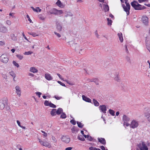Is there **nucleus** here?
Here are the masks:
<instances>
[{
    "instance_id": "obj_21",
    "label": "nucleus",
    "mask_w": 150,
    "mask_h": 150,
    "mask_svg": "<svg viewBox=\"0 0 150 150\" xmlns=\"http://www.w3.org/2000/svg\"><path fill=\"white\" fill-rule=\"evenodd\" d=\"M65 15L64 16V17H67L68 16H73L72 13L70 11H66L65 12Z\"/></svg>"
},
{
    "instance_id": "obj_15",
    "label": "nucleus",
    "mask_w": 150,
    "mask_h": 150,
    "mask_svg": "<svg viewBox=\"0 0 150 150\" xmlns=\"http://www.w3.org/2000/svg\"><path fill=\"white\" fill-rule=\"evenodd\" d=\"M45 79L48 80H51L52 79V77L51 76L50 74H45Z\"/></svg>"
},
{
    "instance_id": "obj_19",
    "label": "nucleus",
    "mask_w": 150,
    "mask_h": 150,
    "mask_svg": "<svg viewBox=\"0 0 150 150\" xmlns=\"http://www.w3.org/2000/svg\"><path fill=\"white\" fill-rule=\"evenodd\" d=\"M56 4L57 6L61 8H64V5L62 4L59 0H58L57 1V2L56 3Z\"/></svg>"
},
{
    "instance_id": "obj_8",
    "label": "nucleus",
    "mask_w": 150,
    "mask_h": 150,
    "mask_svg": "<svg viewBox=\"0 0 150 150\" xmlns=\"http://www.w3.org/2000/svg\"><path fill=\"white\" fill-rule=\"evenodd\" d=\"M61 139L62 141L67 144L69 143L70 140V138L67 136H63L61 138Z\"/></svg>"
},
{
    "instance_id": "obj_13",
    "label": "nucleus",
    "mask_w": 150,
    "mask_h": 150,
    "mask_svg": "<svg viewBox=\"0 0 150 150\" xmlns=\"http://www.w3.org/2000/svg\"><path fill=\"white\" fill-rule=\"evenodd\" d=\"M49 12L51 14H53L57 15V9L55 8H53L51 9L49 11Z\"/></svg>"
},
{
    "instance_id": "obj_54",
    "label": "nucleus",
    "mask_w": 150,
    "mask_h": 150,
    "mask_svg": "<svg viewBox=\"0 0 150 150\" xmlns=\"http://www.w3.org/2000/svg\"><path fill=\"white\" fill-rule=\"evenodd\" d=\"M54 33L59 38H60V37H61V36L60 35L59 33H57L56 32H54Z\"/></svg>"
},
{
    "instance_id": "obj_1",
    "label": "nucleus",
    "mask_w": 150,
    "mask_h": 150,
    "mask_svg": "<svg viewBox=\"0 0 150 150\" xmlns=\"http://www.w3.org/2000/svg\"><path fill=\"white\" fill-rule=\"evenodd\" d=\"M120 1L122 3H124V1H125L126 6L124 4H122V6L124 11L126 12L127 15H129V10L130 6L129 4L127 3L128 0H120Z\"/></svg>"
},
{
    "instance_id": "obj_4",
    "label": "nucleus",
    "mask_w": 150,
    "mask_h": 150,
    "mask_svg": "<svg viewBox=\"0 0 150 150\" xmlns=\"http://www.w3.org/2000/svg\"><path fill=\"white\" fill-rule=\"evenodd\" d=\"M7 100L6 98L0 100V109L1 110L3 109L7 104Z\"/></svg>"
},
{
    "instance_id": "obj_52",
    "label": "nucleus",
    "mask_w": 150,
    "mask_h": 150,
    "mask_svg": "<svg viewBox=\"0 0 150 150\" xmlns=\"http://www.w3.org/2000/svg\"><path fill=\"white\" fill-rule=\"evenodd\" d=\"M146 48H147V49L150 52V44L147 45H146Z\"/></svg>"
},
{
    "instance_id": "obj_29",
    "label": "nucleus",
    "mask_w": 150,
    "mask_h": 150,
    "mask_svg": "<svg viewBox=\"0 0 150 150\" xmlns=\"http://www.w3.org/2000/svg\"><path fill=\"white\" fill-rule=\"evenodd\" d=\"M104 9L105 12L109 10V7L108 5L104 4Z\"/></svg>"
},
{
    "instance_id": "obj_30",
    "label": "nucleus",
    "mask_w": 150,
    "mask_h": 150,
    "mask_svg": "<svg viewBox=\"0 0 150 150\" xmlns=\"http://www.w3.org/2000/svg\"><path fill=\"white\" fill-rule=\"evenodd\" d=\"M28 34L29 35H32L33 37L38 36V35L36 33L34 32H28Z\"/></svg>"
},
{
    "instance_id": "obj_53",
    "label": "nucleus",
    "mask_w": 150,
    "mask_h": 150,
    "mask_svg": "<svg viewBox=\"0 0 150 150\" xmlns=\"http://www.w3.org/2000/svg\"><path fill=\"white\" fill-rule=\"evenodd\" d=\"M27 18H28V20L30 23H33V22H32V20L30 18V17L28 15H27Z\"/></svg>"
},
{
    "instance_id": "obj_49",
    "label": "nucleus",
    "mask_w": 150,
    "mask_h": 150,
    "mask_svg": "<svg viewBox=\"0 0 150 150\" xmlns=\"http://www.w3.org/2000/svg\"><path fill=\"white\" fill-rule=\"evenodd\" d=\"M9 73L13 77H15V74L14 73L13 71Z\"/></svg>"
},
{
    "instance_id": "obj_44",
    "label": "nucleus",
    "mask_w": 150,
    "mask_h": 150,
    "mask_svg": "<svg viewBox=\"0 0 150 150\" xmlns=\"http://www.w3.org/2000/svg\"><path fill=\"white\" fill-rule=\"evenodd\" d=\"M90 81L91 82H95L96 84H98V81L97 80V79H94L93 80H91Z\"/></svg>"
},
{
    "instance_id": "obj_20",
    "label": "nucleus",
    "mask_w": 150,
    "mask_h": 150,
    "mask_svg": "<svg viewBox=\"0 0 150 150\" xmlns=\"http://www.w3.org/2000/svg\"><path fill=\"white\" fill-rule=\"evenodd\" d=\"M145 114L146 116L147 117L148 121L150 122V110L148 111Z\"/></svg>"
},
{
    "instance_id": "obj_11",
    "label": "nucleus",
    "mask_w": 150,
    "mask_h": 150,
    "mask_svg": "<svg viewBox=\"0 0 150 150\" xmlns=\"http://www.w3.org/2000/svg\"><path fill=\"white\" fill-rule=\"evenodd\" d=\"M99 108L102 112L104 113H106L107 110L106 108L105 105H103L99 106Z\"/></svg>"
},
{
    "instance_id": "obj_6",
    "label": "nucleus",
    "mask_w": 150,
    "mask_h": 150,
    "mask_svg": "<svg viewBox=\"0 0 150 150\" xmlns=\"http://www.w3.org/2000/svg\"><path fill=\"white\" fill-rule=\"evenodd\" d=\"M38 139L39 142L41 145L46 147H48L49 148H50L51 147V144L47 141H43L39 138Z\"/></svg>"
},
{
    "instance_id": "obj_18",
    "label": "nucleus",
    "mask_w": 150,
    "mask_h": 150,
    "mask_svg": "<svg viewBox=\"0 0 150 150\" xmlns=\"http://www.w3.org/2000/svg\"><path fill=\"white\" fill-rule=\"evenodd\" d=\"M98 141L102 144L104 145L105 144L106 141L105 139L104 138H98Z\"/></svg>"
},
{
    "instance_id": "obj_14",
    "label": "nucleus",
    "mask_w": 150,
    "mask_h": 150,
    "mask_svg": "<svg viewBox=\"0 0 150 150\" xmlns=\"http://www.w3.org/2000/svg\"><path fill=\"white\" fill-rule=\"evenodd\" d=\"M8 30L7 28L5 26H3L0 28V31L4 33L7 32Z\"/></svg>"
},
{
    "instance_id": "obj_55",
    "label": "nucleus",
    "mask_w": 150,
    "mask_h": 150,
    "mask_svg": "<svg viewBox=\"0 0 150 150\" xmlns=\"http://www.w3.org/2000/svg\"><path fill=\"white\" fill-rule=\"evenodd\" d=\"M87 139L89 140L90 141H92L93 140V138H92V137L89 135Z\"/></svg>"
},
{
    "instance_id": "obj_41",
    "label": "nucleus",
    "mask_w": 150,
    "mask_h": 150,
    "mask_svg": "<svg viewBox=\"0 0 150 150\" xmlns=\"http://www.w3.org/2000/svg\"><path fill=\"white\" fill-rule=\"evenodd\" d=\"M67 42L69 43V45H70L71 46H73V45H75V43H74V41H72L69 42Z\"/></svg>"
},
{
    "instance_id": "obj_47",
    "label": "nucleus",
    "mask_w": 150,
    "mask_h": 150,
    "mask_svg": "<svg viewBox=\"0 0 150 150\" xmlns=\"http://www.w3.org/2000/svg\"><path fill=\"white\" fill-rule=\"evenodd\" d=\"M57 15L58 14H62L63 13V12L62 10H58L57 9Z\"/></svg>"
},
{
    "instance_id": "obj_57",
    "label": "nucleus",
    "mask_w": 150,
    "mask_h": 150,
    "mask_svg": "<svg viewBox=\"0 0 150 150\" xmlns=\"http://www.w3.org/2000/svg\"><path fill=\"white\" fill-rule=\"evenodd\" d=\"M36 94L37 95L39 98L40 97V95L42 94V93L40 92H37L36 93Z\"/></svg>"
},
{
    "instance_id": "obj_63",
    "label": "nucleus",
    "mask_w": 150,
    "mask_h": 150,
    "mask_svg": "<svg viewBox=\"0 0 150 150\" xmlns=\"http://www.w3.org/2000/svg\"><path fill=\"white\" fill-rule=\"evenodd\" d=\"M5 79H7V76L5 74H3L2 76Z\"/></svg>"
},
{
    "instance_id": "obj_60",
    "label": "nucleus",
    "mask_w": 150,
    "mask_h": 150,
    "mask_svg": "<svg viewBox=\"0 0 150 150\" xmlns=\"http://www.w3.org/2000/svg\"><path fill=\"white\" fill-rule=\"evenodd\" d=\"M5 44V43L4 41H0V45L2 46Z\"/></svg>"
},
{
    "instance_id": "obj_62",
    "label": "nucleus",
    "mask_w": 150,
    "mask_h": 150,
    "mask_svg": "<svg viewBox=\"0 0 150 150\" xmlns=\"http://www.w3.org/2000/svg\"><path fill=\"white\" fill-rule=\"evenodd\" d=\"M72 148V147H68L66 148L65 150H71Z\"/></svg>"
},
{
    "instance_id": "obj_3",
    "label": "nucleus",
    "mask_w": 150,
    "mask_h": 150,
    "mask_svg": "<svg viewBox=\"0 0 150 150\" xmlns=\"http://www.w3.org/2000/svg\"><path fill=\"white\" fill-rule=\"evenodd\" d=\"M138 146L140 150H149L148 148L144 142H140L138 144Z\"/></svg>"
},
{
    "instance_id": "obj_33",
    "label": "nucleus",
    "mask_w": 150,
    "mask_h": 150,
    "mask_svg": "<svg viewBox=\"0 0 150 150\" xmlns=\"http://www.w3.org/2000/svg\"><path fill=\"white\" fill-rule=\"evenodd\" d=\"M78 138L79 140L82 141H84L85 140L83 136L81 135L78 136Z\"/></svg>"
},
{
    "instance_id": "obj_17",
    "label": "nucleus",
    "mask_w": 150,
    "mask_h": 150,
    "mask_svg": "<svg viewBox=\"0 0 150 150\" xmlns=\"http://www.w3.org/2000/svg\"><path fill=\"white\" fill-rule=\"evenodd\" d=\"M130 118L125 115H123L122 120L124 122H128L130 120Z\"/></svg>"
},
{
    "instance_id": "obj_34",
    "label": "nucleus",
    "mask_w": 150,
    "mask_h": 150,
    "mask_svg": "<svg viewBox=\"0 0 150 150\" xmlns=\"http://www.w3.org/2000/svg\"><path fill=\"white\" fill-rule=\"evenodd\" d=\"M57 28L59 31H60L62 30V27L59 24H58L57 25Z\"/></svg>"
},
{
    "instance_id": "obj_2",
    "label": "nucleus",
    "mask_w": 150,
    "mask_h": 150,
    "mask_svg": "<svg viewBox=\"0 0 150 150\" xmlns=\"http://www.w3.org/2000/svg\"><path fill=\"white\" fill-rule=\"evenodd\" d=\"M131 6L136 10H140L144 9L145 7L144 6L142 7V6L139 4L137 1H134L131 3Z\"/></svg>"
},
{
    "instance_id": "obj_38",
    "label": "nucleus",
    "mask_w": 150,
    "mask_h": 150,
    "mask_svg": "<svg viewBox=\"0 0 150 150\" xmlns=\"http://www.w3.org/2000/svg\"><path fill=\"white\" fill-rule=\"evenodd\" d=\"M33 52L32 51H29L28 52H25L24 53L25 55H30L32 54Z\"/></svg>"
},
{
    "instance_id": "obj_59",
    "label": "nucleus",
    "mask_w": 150,
    "mask_h": 150,
    "mask_svg": "<svg viewBox=\"0 0 150 150\" xmlns=\"http://www.w3.org/2000/svg\"><path fill=\"white\" fill-rule=\"evenodd\" d=\"M125 49L126 52H127V53H128L129 51H128L127 48V45H125Z\"/></svg>"
},
{
    "instance_id": "obj_31",
    "label": "nucleus",
    "mask_w": 150,
    "mask_h": 150,
    "mask_svg": "<svg viewBox=\"0 0 150 150\" xmlns=\"http://www.w3.org/2000/svg\"><path fill=\"white\" fill-rule=\"evenodd\" d=\"M89 150H100V149L98 148H97L96 147L91 146L89 148Z\"/></svg>"
},
{
    "instance_id": "obj_64",
    "label": "nucleus",
    "mask_w": 150,
    "mask_h": 150,
    "mask_svg": "<svg viewBox=\"0 0 150 150\" xmlns=\"http://www.w3.org/2000/svg\"><path fill=\"white\" fill-rule=\"evenodd\" d=\"M100 148H101V149L102 150H105V147L103 146H100Z\"/></svg>"
},
{
    "instance_id": "obj_7",
    "label": "nucleus",
    "mask_w": 150,
    "mask_h": 150,
    "mask_svg": "<svg viewBox=\"0 0 150 150\" xmlns=\"http://www.w3.org/2000/svg\"><path fill=\"white\" fill-rule=\"evenodd\" d=\"M8 60L7 56L5 54L2 55L0 57V60L4 63H7Z\"/></svg>"
},
{
    "instance_id": "obj_9",
    "label": "nucleus",
    "mask_w": 150,
    "mask_h": 150,
    "mask_svg": "<svg viewBox=\"0 0 150 150\" xmlns=\"http://www.w3.org/2000/svg\"><path fill=\"white\" fill-rule=\"evenodd\" d=\"M142 23L144 25H147L149 23V18L146 16H143L142 18Z\"/></svg>"
},
{
    "instance_id": "obj_5",
    "label": "nucleus",
    "mask_w": 150,
    "mask_h": 150,
    "mask_svg": "<svg viewBox=\"0 0 150 150\" xmlns=\"http://www.w3.org/2000/svg\"><path fill=\"white\" fill-rule=\"evenodd\" d=\"M139 125V122L136 120H133L130 124V127L134 129L137 127Z\"/></svg>"
},
{
    "instance_id": "obj_28",
    "label": "nucleus",
    "mask_w": 150,
    "mask_h": 150,
    "mask_svg": "<svg viewBox=\"0 0 150 150\" xmlns=\"http://www.w3.org/2000/svg\"><path fill=\"white\" fill-rule=\"evenodd\" d=\"M10 36L11 39L13 40L16 41L17 40L16 37L15 36V35L13 34H11L10 35Z\"/></svg>"
},
{
    "instance_id": "obj_16",
    "label": "nucleus",
    "mask_w": 150,
    "mask_h": 150,
    "mask_svg": "<svg viewBox=\"0 0 150 150\" xmlns=\"http://www.w3.org/2000/svg\"><path fill=\"white\" fill-rule=\"evenodd\" d=\"M82 97L83 99L84 100L87 102H89V103H91V99H90L89 98H87V97L85 96L84 95H82Z\"/></svg>"
},
{
    "instance_id": "obj_39",
    "label": "nucleus",
    "mask_w": 150,
    "mask_h": 150,
    "mask_svg": "<svg viewBox=\"0 0 150 150\" xmlns=\"http://www.w3.org/2000/svg\"><path fill=\"white\" fill-rule=\"evenodd\" d=\"M50 103V102H49L48 101L45 100L44 103V104L45 106H49Z\"/></svg>"
},
{
    "instance_id": "obj_37",
    "label": "nucleus",
    "mask_w": 150,
    "mask_h": 150,
    "mask_svg": "<svg viewBox=\"0 0 150 150\" xmlns=\"http://www.w3.org/2000/svg\"><path fill=\"white\" fill-rule=\"evenodd\" d=\"M108 21V25H112V21L111 20H110L109 18H107Z\"/></svg>"
},
{
    "instance_id": "obj_25",
    "label": "nucleus",
    "mask_w": 150,
    "mask_h": 150,
    "mask_svg": "<svg viewBox=\"0 0 150 150\" xmlns=\"http://www.w3.org/2000/svg\"><path fill=\"white\" fill-rule=\"evenodd\" d=\"M63 111L62 109L61 108H59L56 110V113L58 115L60 114Z\"/></svg>"
},
{
    "instance_id": "obj_50",
    "label": "nucleus",
    "mask_w": 150,
    "mask_h": 150,
    "mask_svg": "<svg viewBox=\"0 0 150 150\" xmlns=\"http://www.w3.org/2000/svg\"><path fill=\"white\" fill-rule=\"evenodd\" d=\"M57 82L60 84L62 86H65V84L64 83H62V82H61V81H57Z\"/></svg>"
},
{
    "instance_id": "obj_22",
    "label": "nucleus",
    "mask_w": 150,
    "mask_h": 150,
    "mask_svg": "<svg viewBox=\"0 0 150 150\" xmlns=\"http://www.w3.org/2000/svg\"><path fill=\"white\" fill-rule=\"evenodd\" d=\"M30 71L33 73H37L38 72V70L35 67H32L30 68Z\"/></svg>"
},
{
    "instance_id": "obj_23",
    "label": "nucleus",
    "mask_w": 150,
    "mask_h": 150,
    "mask_svg": "<svg viewBox=\"0 0 150 150\" xmlns=\"http://www.w3.org/2000/svg\"><path fill=\"white\" fill-rule=\"evenodd\" d=\"M117 35L119 38V40L121 42H122L123 41V38L122 37V35L121 33H118Z\"/></svg>"
},
{
    "instance_id": "obj_42",
    "label": "nucleus",
    "mask_w": 150,
    "mask_h": 150,
    "mask_svg": "<svg viewBox=\"0 0 150 150\" xmlns=\"http://www.w3.org/2000/svg\"><path fill=\"white\" fill-rule=\"evenodd\" d=\"M16 56L20 60L22 59L23 58V56L20 54H17Z\"/></svg>"
},
{
    "instance_id": "obj_58",
    "label": "nucleus",
    "mask_w": 150,
    "mask_h": 150,
    "mask_svg": "<svg viewBox=\"0 0 150 150\" xmlns=\"http://www.w3.org/2000/svg\"><path fill=\"white\" fill-rule=\"evenodd\" d=\"M124 125H125L127 127L129 125H130L129 123L126 122H124Z\"/></svg>"
},
{
    "instance_id": "obj_51",
    "label": "nucleus",
    "mask_w": 150,
    "mask_h": 150,
    "mask_svg": "<svg viewBox=\"0 0 150 150\" xmlns=\"http://www.w3.org/2000/svg\"><path fill=\"white\" fill-rule=\"evenodd\" d=\"M54 98H55L57 100H59L61 98H62V97H59L57 96H54Z\"/></svg>"
},
{
    "instance_id": "obj_46",
    "label": "nucleus",
    "mask_w": 150,
    "mask_h": 150,
    "mask_svg": "<svg viewBox=\"0 0 150 150\" xmlns=\"http://www.w3.org/2000/svg\"><path fill=\"white\" fill-rule=\"evenodd\" d=\"M70 122L71 123L72 125H76V121L74 120H72L70 121Z\"/></svg>"
},
{
    "instance_id": "obj_43",
    "label": "nucleus",
    "mask_w": 150,
    "mask_h": 150,
    "mask_svg": "<svg viewBox=\"0 0 150 150\" xmlns=\"http://www.w3.org/2000/svg\"><path fill=\"white\" fill-rule=\"evenodd\" d=\"M49 106L53 108H55L56 107V105H54L53 103H51V102L50 104H49Z\"/></svg>"
},
{
    "instance_id": "obj_10",
    "label": "nucleus",
    "mask_w": 150,
    "mask_h": 150,
    "mask_svg": "<svg viewBox=\"0 0 150 150\" xmlns=\"http://www.w3.org/2000/svg\"><path fill=\"white\" fill-rule=\"evenodd\" d=\"M16 93L19 96H20L21 95V91L20 87L18 86H17L16 87Z\"/></svg>"
},
{
    "instance_id": "obj_48",
    "label": "nucleus",
    "mask_w": 150,
    "mask_h": 150,
    "mask_svg": "<svg viewBox=\"0 0 150 150\" xmlns=\"http://www.w3.org/2000/svg\"><path fill=\"white\" fill-rule=\"evenodd\" d=\"M39 17L40 19L42 20H45V17L42 16V15H40L39 16Z\"/></svg>"
},
{
    "instance_id": "obj_36",
    "label": "nucleus",
    "mask_w": 150,
    "mask_h": 150,
    "mask_svg": "<svg viewBox=\"0 0 150 150\" xmlns=\"http://www.w3.org/2000/svg\"><path fill=\"white\" fill-rule=\"evenodd\" d=\"M77 123L79 127L81 128L83 127V125H82V124L81 122H77Z\"/></svg>"
},
{
    "instance_id": "obj_45",
    "label": "nucleus",
    "mask_w": 150,
    "mask_h": 150,
    "mask_svg": "<svg viewBox=\"0 0 150 150\" xmlns=\"http://www.w3.org/2000/svg\"><path fill=\"white\" fill-rule=\"evenodd\" d=\"M126 59L127 61L129 63H131V60L130 57L128 56H126Z\"/></svg>"
},
{
    "instance_id": "obj_27",
    "label": "nucleus",
    "mask_w": 150,
    "mask_h": 150,
    "mask_svg": "<svg viewBox=\"0 0 150 150\" xmlns=\"http://www.w3.org/2000/svg\"><path fill=\"white\" fill-rule=\"evenodd\" d=\"M93 102L95 106H98L99 105V103L94 99H93Z\"/></svg>"
},
{
    "instance_id": "obj_26",
    "label": "nucleus",
    "mask_w": 150,
    "mask_h": 150,
    "mask_svg": "<svg viewBox=\"0 0 150 150\" xmlns=\"http://www.w3.org/2000/svg\"><path fill=\"white\" fill-rule=\"evenodd\" d=\"M31 8L34 11L37 12H38V11L39 12H40L41 10V9H40L38 7H37L36 8H35L33 7L32 6Z\"/></svg>"
},
{
    "instance_id": "obj_40",
    "label": "nucleus",
    "mask_w": 150,
    "mask_h": 150,
    "mask_svg": "<svg viewBox=\"0 0 150 150\" xmlns=\"http://www.w3.org/2000/svg\"><path fill=\"white\" fill-rule=\"evenodd\" d=\"M13 63L15 66L17 67L18 68V67L19 66V64L17 63L15 61H13Z\"/></svg>"
},
{
    "instance_id": "obj_56",
    "label": "nucleus",
    "mask_w": 150,
    "mask_h": 150,
    "mask_svg": "<svg viewBox=\"0 0 150 150\" xmlns=\"http://www.w3.org/2000/svg\"><path fill=\"white\" fill-rule=\"evenodd\" d=\"M6 23L8 25H10L11 23V22L10 21L7 20L6 21Z\"/></svg>"
},
{
    "instance_id": "obj_12",
    "label": "nucleus",
    "mask_w": 150,
    "mask_h": 150,
    "mask_svg": "<svg viewBox=\"0 0 150 150\" xmlns=\"http://www.w3.org/2000/svg\"><path fill=\"white\" fill-rule=\"evenodd\" d=\"M114 79L117 82H120V77L119 73L117 72H116L115 75V77Z\"/></svg>"
},
{
    "instance_id": "obj_24",
    "label": "nucleus",
    "mask_w": 150,
    "mask_h": 150,
    "mask_svg": "<svg viewBox=\"0 0 150 150\" xmlns=\"http://www.w3.org/2000/svg\"><path fill=\"white\" fill-rule=\"evenodd\" d=\"M50 114L52 116H54L56 115V109H53L50 112Z\"/></svg>"
},
{
    "instance_id": "obj_32",
    "label": "nucleus",
    "mask_w": 150,
    "mask_h": 150,
    "mask_svg": "<svg viewBox=\"0 0 150 150\" xmlns=\"http://www.w3.org/2000/svg\"><path fill=\"white\" fill-rule=\"evenodd\" d=\"M109 112L110 114H111L112 116H114L115 115V111L111 109H110L109 110Z\"/></svg>"
},
{
    "instance_id": "obj_61",
    "label": "nucleus",
    "mask_w": 150,
    "mask_h": 150,
    "mask_svg": "<svg viewBox=\"0 0 150 150\" xmlns=\"http://www.w3.org/2000/svg\"><path fill=\"white\" fill-rule=\"evenodd\" d=\"M57 75H58V76H59V78H60L61 79L63 80H64L62 78V76H61V75H60V74H57Z\"/></svg>"
},
{
    "instance_id": "obj_35",
    "label": "nucleus",
    "mask_w": 150,
    "mask_h": 150,
    "mask_svg": "<svg viewBox=\"0 0 150 150\" xmlns=\"http://www.w3.org/2000/svg\"><path fill=\"white\" fill-rule=\"evenodd\" d=\"M60 117L62 119H65L66 117V114L64 112H62L60 116Z\"/></svg>"
}]
</instances>
